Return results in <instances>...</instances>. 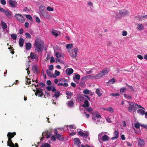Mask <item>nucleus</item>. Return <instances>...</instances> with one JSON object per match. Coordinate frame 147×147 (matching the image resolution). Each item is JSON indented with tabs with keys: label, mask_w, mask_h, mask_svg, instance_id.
Returning <instances> with one entry per match:
<instances>
[{
	"label": "nucleus",
	"mask_w": 147,
	"mask_h": 147,
	"mask_svg": "<svg viewBox=\"0 0 147 147\" xmlns=\"http://www.w3.org/2000/svg\"><path fill=\"white\" fill-rule=\"evenodd\" d=\"M35 46V50L36 51L39 53L42 52L43 49V42L38 39H36L34 43Z\"/></svg>",
	"instance_id": "1"
},
{
	"label": "nucleus",
	"mask_w": 147,
	"mask_h": 147,
	"mask_svg": "<svg viewBox=\"0 0 147 147\" xmlns=\"http://www.w3.org/2000/svg\"><path fill=\"white\" fill-rule=\"evenodd\" d=\"M45 7L43 6H41L40 7V15L42 16L45 18L49 19L51 18V16L48 13V12L46 10H45Z\"/></svg>",
	"instance_id": "2"
},
{
	"label": "nucleus",
	"mask_w": 147,
	"mask_h": 147,
	"mask_svg": "<svg viewBox=\"0 0 147 147\" xmlns=\"http://www.w3.org/2000/svg\"><path fill=\"white\" fill-rule=\"evenodd\" d=\"M110 71L109 68H106L103 69L102 71H100L96 76L95 78L96 79H99L102 77L103 76L108 73Z\"/></svg>",
	"instance_id": "3"
},
{
	"label": "nucleus",
	"mask_w": 147,
	"mask_h": 147,
	"mask_svg": "<svg viewBox=\"0 0 147 147\" xmlns=\"http://www.w3.org/2000/svg\"><path fill=\"white\" fill-rule=\"evenodd\" d=\"M15 18L19 22L23 23L25 22V19L23 16L20 13L16 14L15 15Z\"/></svg>",
	"instance_id": "4"
},
{
	"label": "nucleus",
	"mask_w": 147,
	"mask_h": 147,
	"mask_svg": "<svg viewBox=\"0 0 147 147\" xmlns=\"http://www.w3.org/2000/svg\"><path fill=\"white\" fill-rule=\"evenodd\" d=\"M102 133H101L98 135V140L99 141L102 140L103 141H106L109 140V138L107 135L102 136Z\"/></svg>",
	"instance_id": "5"
},
{
	"label": "nucleus",
	"mask_w": 147,
	"mask_h": 147,
	"mask_svg": "<svg viewBox=\"0 0 147 147\" xmlns=\"http://www.w3.org/2000/svg\"><path fill=\"white\" fill-rule=\"evenodd\" d=\"M127 102L129 103V105L131 107H133L134 108L136 109H138V108H142L144 110L145 109L144 108H143L141 105H138L137 104H136L134 102H130L129 101H127Z\"/></svg>",
	"instance_id": "6"
},
{
	"label": "nucleus",
	"mask_w": 147,
	"mask_h": 147,
	"mask_svg": "<svg viewBox=\"0 0 147 147\" xmlns=\"http://www.w3.org/2000/svg\"><path fill=\"white\" fill-rule=\"evenodd\" d=\"M92 119L93 120H94L95 121H96V117H97L98 119L101 118V116L98 113V112L95 111L93 112L92 113Z\"/></svg>",
	"instance_id": "7"
},
{
	"label": "nucleus",
	"mask_w": 147,
	"mask_h": 147,
	"mask_svg": "<svg viewBox=\"0 0 147 147\" xmlns=\"http://www.w3.org/2000/svg\"><path fill=\"white\" fill-rule=\"evenodd\" d=\"M43 90L41 88H36L35 94L36 96L38 95L39 97H42L43 95Z\"/></svg>",
	"instance_id": "8"
},
{
	"label": "nucleus",
	"mask_w": 147,
	"mask_h": 147,
	"mask_svg": "<svg viewBox=\"0 0 147 147\" xmlns=\"http://www.w3.org/2000/svg\"><path fill=\"white\" fill-rule=\"evenodd\" d=\"M78 49L77 48H75L71 50V52L70 54V55L72 57L75 58L77 55V52L78 51Z\"/></svg>",
	"instance_id": "9"
},
{
	"label": "nucleus",
	"mask_w": 147,
	"mask_h": 147,
	"mask_svg": "<svg viewBox=\"0 0 147 147\" xmlns=\"http://www.w3.org/2000/svg\"><path fill=\"white\" fill-rule=\"evenodd\" d=\"M129 12L126 10H120L119 13L121 16H124L128 14Z\"/></svg>",
	"instance_id": "10"
},
{
	"label": "nucleus",
	"mask_w": 147,
	"mask_h": 147,
	"mask_svg": "<svg viewBox=\"0 0 147 147\" xmlns=\"http://www.w3.org/2000/svg\"><path fill=\"white\" fill-rule=\"evenodd\" d=\"M9 4L11 7L13 8L16 7L17 6V2L15 1L9 0Z\"/></svg>",
	"instance_id": "11"
},
{
	"label": "nucleus",
	"mask_w": 147,
	"mask_h": 147,
	"mask_svg": "<svg viewBox=\"0 0 147 147\" xmlns=\"http://www.w3.org/2000/svg\"><path fill=\"white\" fill-rule=\"evenodd\" d=\"M46 73L48 76H49L50 77L56 78V76L54 74L51 73L49 69H47L46 71Z\"/></svg>",
	"instance_id": "12"
},
{
	"label": "nucleus",
	"mask_w": 147,
	"mask_h": 147,
	"mask_svg": "<svg viewBox=\"0 0 147 147\" xmlns=\"http://www.w3.org/2000/svg\"><path fill=\"white\" fill-rule=\"evenodd\" d=\"M32 69L34 73L37 74L38 73V66L36 65H34L32 66Z\"/></svg>",
	"instance_id": "13"
},
{
	"label": "nucleus",
	"mask_w": 147,
	"mask_h": 147,
	"mask_svg": "<svg viewBox=\"0 0 147 147\" xmlns=\"http://www.w3.org/2000/svg\"><path fill=\"white\" fill-rule=\"evenodd\" d=\"M114 134V136L112 137L111 138V139L112 140L116 139L118 137L119 132L117 130H115Z\"/></svg>",
	"instance_id": "14"
},
{
	"label": "nucleus",
	"mask_w": 147,
	"mask_h": 147,
	"mask_svg": "<svg viewBox=\"0 0 147 147\" xmlns=\"http://www.w3.org/2000/svg\"><path fill=\"white\" fill-rule=\"evenodd\" d=\"M11 139L8 138L7 142V145L10 147H13L14 144L13 143Z\"/></svg>",
	"instance_id": "15"
},
{
	"label": "nucleus",
	"mask_w": 147,
	"mask_h": 147,
	"mask_svg": "<svg viewBox=\"0 0 147 147\" xmlns=\"http://www.w3.org/2000/svg\"><path fill=\"white\" fill-rule=\"evenodd\" d=\"M73 70L71 68H67L65 70V73L67 75L71 74L73 72Z\"/></svg>",
	"instance_id": "16"
},
{
	"label": "nucleus",
	"mask_w": 147,
	"mask_h": 147,
	"mask_svg": "<svg viewBox=\"0 0 147 147\" xmlns=\"http://www.w3.org/2000/svg\"><path fill=\"white\" fill-rule=\"evenodd\" d=\"M16 135V133L15 132H13V133L8 132L7 133V136L8 138L11 139Z\"/></svg>",
	"instance_id": "17"
},
{
	"label": "nucleus",
	"mask_w": 147,
	"mask_h": 147,
	"mask_svg": "<svg viewBox=\"0 0 147 147\" xmlns=\"http://www.w3.org/2000/svg\"><path fill=\"white\" fill-rule=\"evenodd\" d=\"M77 97L78 100L80 101L81 102L84 101L86 99V98L84 96L81 95H77Z\"/></svg>",
	"instance_id": "18"
},
{
	"label": "nucleus",
	"mask_w": 147,
	"mask_h": 147,
	"mask_svg": "<svg viewBox=\"0 0 147 147\" xmlns=\"http://www.w3.org/2000/svg\"><path fill=\"white\" fill-rule=\"evenodd\" d=\"M79 135L81 136L86 138L88 136V134L86 133H84L81 131H78Z\"/></svg>",
	"instance_id": "19"
},
{
	"label": "nucleus",
	"mask_w": 147,
	"mask_h": 147,
	"mask_svg": "<svg viewBox=\"0 0 147 147\" xmlns=\"http://www.w3.org/2000/svg\"><path fill=\"white\" fill-rule=\"evenodd\" d=\"M74 141L76 145L78 146H79L81 144V142L79 139L77 138H75L74 139Z\"/></svg>",
	"instance_id": "20"
},
{
	"label": "nucleus",
	"mask_w": 147,
	"mask_h": 147,
	"mask_svg": "<svg viewBox=\"0 0 147 147\" xmlns=\"http://www.w3.org/2000/svg\"><path fill=\"white\" fill-rule=\"evenodd\" d=\"M139 141L138 142V145L140 146H143L144 145V140L141 138H139Z\"/></svg>",
	"instance_id": "21"
},
{
	"label": "nucleus",
	"mask_w": 147,
	"mask_h": 147,
	"mask_svg": "<svg viewBox=\"0 0 147 147\" xmlns=\"http://www.w3.org/2000/svg\"><path fill=\"white\" fill-rule=\"evenodd\" d=\"M24 40L22 38H20L19 41V44L20 47H22L23 46Z\"/></svg>",
	"instance_id": "22"
},
{
	"label": "nucleus",
	"mask_w": 147,
	"mask_h": 147,
	"mask_svg": "<svg viewBox=\"0 0 147 147\" xmlns=\"http://www.w3.org/2000/svg\"><path fill=\"white\" fill-rule=\"evenodd\" d=\"M55 136L57 139L60 141H62L63 140V137L61 135L59 134H56Z\"/></svg>",
	"instance_id": "23"
},
{
	"label": "nucleus",
	"mask_w": 147,
	"mask_h": 147,
	"mask_svg": "<svg viewBox=\"0 0 147 147\" xmlns=\"http://www.w3.org/2000/svg\"><path fill=\"white\" fill-rule=\"evenodd\" d=\"M89 102L87 100H85L84 104L82 105V106L84 108H87L89 107Z\"/></svg>",
	"instance_id": "24"
},
{
	"label": "nucleus",
	"mask_w": 147,
	"mask_h": 147,
	"mask_svg": "<svg viewBox=\"0 0 147 147\" xmlns=\"http://www.w3.org/2000/svg\"><path fill=\"white\" fill-rule=\"evenodd\" d=\"M30 57L32 59H35L37 57V55L35 53L31 52L30 53V55L28 56V57L29 58Z\"/></svg>",
	"instance_id": "25"
},
{
	"label": "nucleus",
	"mask_w": 147,
	"mask_h": 147,
	"mask_svg": "<svg viewBox=\"0 0 147 147\" xmlns=\"http://www.w3.org/2000/svg\"><path fill=\"white\" fill-rule=\"evenodd\" d=\"M31 46V44L30 42L27 43L26 44V48L27 50L30 49Z\"/></svg>",
	"instance_id": "26"
},
{
	"label": "nucleus",
	"mask_w": 147,
	"mask_h": 147,
	"mask_svg": "<svg viewBox=\"0 0 147 147\" xmlns=\"http://www.w3.org/2000/svg\"><path fill=\"white\" fill-rule=\"evenodd\" d=\"M137 112L138 114L143 115L145 114V112L142 109H139L137 111Z\"/></svg>",
	"instance_id": "27"
},
{
	"label": "nucleus",
	"mask_w": 147,
	"mask_h": 147,
	"mask_svg": "<svg viewBox=\"0 0 147 147\" xmlns=\"http://www.w3.org/2000/svg\"><path fill=\"white\" fill-rule=\"evenodd\" d=\"M1 22L2 28L3 29H5L7 27V26L6 24L3 21H1Z\"/></svg>",
	"instance_id": "28"
},
{
	"label": "nucleus",
	"mask_w": 147,
	"mask_h": 147,
	"mask_svg": "<svg viewBox=\"0 0 147 147\" xmlns=\"http://www.w3.org/2000/svg\"><path fill=\"white\" fill-rule=\"evenodd\" d=\"M5 14L7 17L11 16V11H9L7 10H6L4 12Z\"/></svg>",
	"instance_id": "29"
},
{
	"label": "nucleus",
	"mask_w": 147,
	"mask_h": 147,
	"mask_svg": "<svg viewBox=\"0 0 147 147\" xmlns=\"http://www.w3.org/2000/svg\"><path fill=\"white\" fill-rule=\"evenodd\" d=\"M115 82V78H113L110 80L107 83V84H112L114 83Z\"/></svg>",
	"instance_id": "30"
},
{
	"label": "nucleus",
	"mask_w": 147,
	"mask_h": 147,
	"mask_svg": "<svg viewBox=\"0 0 147 147\" xmlns=\"http://www.w3.org/2000/svg\"><path fill=\"white\" fill-rule=\"evenodd\" d=\"M60 92L58 91L57 92H55V94L53 96V97L55 96V98L57 99L60 95Z\"/></svg>",
	"instance_id": "31"
},
{
	"label": "nucleus",
	"mask_w": 147,
	"mask_h": 147,
	"mask_svg": "<svg viewBox=\"0 0 147 147\" xmlns=\"http://www.w3.org/2000/svg\"><path fill=\"white\" fill-rule=\"evenodd\" d=\"M144 26L141 24H138L137 26V28L139 30H142L144 28Z\"/></svg>",
	"instance_id": "32"
},
{
	"label": "nucleus",
	"mask_w": 147,
	"mask_h": 147,
	"mask_svg": "<svg viewBox=\"0 0 147 147\" xmlns=\"http://www.w3.org/2000/svg\"><path fill=\"white\" fill-rule=\"evenodd\" d=\"M96 93L97 94L98 96H101L102 95V93L100 92V90L99 89L97 88L95 91Z\"/></svg>",
	"instance_id": "33"
},
{
	"label": "nucleus",
	"mask_w": 147,
	"mask_h": 147,
	"mask_svg": "<svg viewBox=\"0 0 147 147\" xmlns=\"http://www.w3.org/2000/svg\"><path fill=\"white\" fill-rule=\"evenodd\" d=\"M68 85V84L67 83H64V84H63L62 83H59L58 84V86H64L65 87H67Z\"/></svg>",
	"instance_id": "34"
},
{
	"label": "nucleus",
	"mask_w": 147,
	"mask_h": 147,
	"mask_svg": "<svg viewBox=\"0 0 147 147\" xmlns=\"http://www.w3.org/2000/svg\"><path fill=\"white\" fill-rule=\"evenodd\" d=\"M67 105L70 107H72L74 105V102L72 100H69L68 101Z\"/></svg>",
	"instance_id": "35"
},
{
	"label": "nucleus",
	"mask_w": 147,
	"mask_h": 147,
	"mask_svg": "<svg viewBox=\"0 0 147 147\" xmlns=\"http://www.w3.org/2000/svg\"><path fill=\"white\" fill-rule=\"evenodd\" d=\"M66 95H67L69 97H67V99H70V98H69V96H71L73 95V93L69 91H67L66 92Z\"/></svg>",
	"instance_id": "36"
},
{
	"label": "nucleus",
	"mask_w": 147,
	"mask_h": 147,
	"mask_svg": "<svg viewBox=\"0 0 147 147\" xmlns=\"http://www.w3.org/2000/svg\"><path fill=\"white\" fill-rule=\"evenodd\" d=\"M73 45L72 44H67L66 45V48L68 50L71 49L73 48Z\"/></svg>",
	"instance_id": "37"
},
{
	"label": "nucleus",
	"mask_w": 147,
	"mask_h": 147,
	"mask_svg": "<svg viewBox=\"0 0 147 147\" xmlns=\"http://www.w3.org/2000/svg\"><path fill=\"white\" fill-rule=\"evenodd\" d=\"M124 96L125 98L128 99L130 100L132 99L131 96L129 95L128 94H124Z\"/></svg>",
	"instance_id": "38"
},
{
	"label": "nucleus",
	"mask_w": 147,
	"mask_h": 147,
	"mask_svg": "<svg viewBox=\"0 0 147 147\" xmlns=\"http://www.w3.org/2000/svg\"><path fill=\"white\" fill-rule=\"evenodd\" d=\"M142 15L141 16H136V19L137 20H142L143 17H142Z\"/></svg>",
	"instance_id": "39"
},
{
	"label": "nucleus",
	"mask_w": 147,
	"mask_h": 147,
	"mask_svg": "<svg viewBox=\"0 0 147 147\" xmlns=\"http://www.w3.org/2000/svg\"><path fill=\"white\" fill-rule=\"evenodd\" d=\"M107 110L108 111L111 112V113L114 112V109L111 107H109L107 109Z\"/></svg>",
	"instance_id": "40"
},
{
	"label": "nucleus",
	"mask_w": 147,
	"mask_h": 147,
	"mask_svg": "<svg viewBox=\"0 0 147 147\" xmlns=\"http://www.w3.org/2000/svg\"><path fill=\"white\" fill-rule=\"evenodd\" d=\"M8 49L11 52V53L12 54H13L14 53V49L12 47H9Z\"/></svg>",
	"instance_id": "41"
},
{
	"label": "nucleus",
	"mask_w": 147,
	"mask_h": 147,
	"mask_svg": "<svg viewBox=\"0 0 147 147\" xmlns=\"http://www.w3.org/2000/svg\"><path fill=\"white\" fill-rule=\"evenodd\" d=\"M47 9L49 11H53L54 10L53 8L50 6H48L47 7Z\"/></svg>",
	"instance_id": "42"
},
{
	"label": "nucleus",
	"mask_w": 147,
	"mask_h": 147,
	"mask_svg": "<svg viewBox=\"0 0 147 147\" xmlns=\"http://www.w3.org/2000/svg\"><path fill=\"white\" fill-rule=\"evenodd\" d=\"M83 92L85 94H88L90 93V90L88 89H84Z\"/></svg>",
	"instance_id": "43"
},
{
	"label": "nucleus",
	"mask_w": 147,
	"mask_h": 147,
	"mask_svg": "<svg viewBox=\"0 0 147 147\" xmlns=\"http://www.w3.org/2000/svg\"><path fill=\"white\" fill-rule=\"evenodd\" d=\"M80 75L76 73L75 74V78L76 79L79 80L80 79Z\"/></svg>",
	"instance_id": "44"
},
{
	"label": "nucleus",
	"mask_w": 147,
	"mask_h": 147,
	"mask_svg": "<svg viewBox=\"0 0 147 147\" xmlns=\"http://www.w3.org/2000/svg\"><path fill=\"white\" fill-rule=\"evenodd\" d=\"M55 55L56 57L58 58H60L61 56V54L59 52L56 53L55 54Z\"/></svg>",
	"instance_id": "45"
},
{
	"label": "nucleus",
	"mask_w": 147,
	"mask_h": 147,
	"mask_svg": "<svg viewBox=\"0 0 147 147\" xmlns=\"http://www.w3.org/2000/svg\"><path fill=\"white\" fill-rule=\"evenodd\" d=\"M11 36L12 39H13V40H16V39L17 35L16 34H11Z\"/></svg>",
	"instance_id": "46"
},
{
	"label": "nucleus",
	"mask_w": 147,
	"mask_h": 147,
	"mask_svg": "<svg viewBox=\"0 0 147 147\" xmlns=\"http://www.w3.org/2000/svg\"><path fill=\"white\" fill-rule=\"evenodd\" d=\"M60 81H61L63 82H64L65 83H66L67 82H68V81L65 78H63L60 79Z\"/></svg>",
	"instance_id": "47"
},
{
	"label": "nucleus",
	"mask_w": 147,
	"mask_h": 147,
	"mask_svg": "<svg viewBox=\"0 0 147 147\" xmlns=\"http://www.w3.org/2000/svg\"><path fill=\"white\" fill-rule=\"evenodd\" d=\"M126 90V88L125 87L121 88L120 90V93L122 94Z\"/></svg>",
	"instance_id": "48"
},
{
	"label": "nucleus",
	"mask_w": 147,
	"mask_h": 147,
	"mask_svg": "<svg viewBox=\"0 0 147 147\" xmlns=\"http://www.w3.org/2000/svg\"><path fill=\"white\" fill-rule=\"evenodd\" d=\"M25 35L26 36V38H28L29 39H30L31 38V35L28 33L26 32L25 33Z\"/></svg>",
	"instance_id": "49"
},
{
	"label": "nucleus",
	"mask_w": 147,
	"mask_h": 147,
	"mask_svg": "<svg viewBox=\"0 0 147 147\" xmlns=\"http://www.w3.org/2000/svg\"><path fill=\"white\" fill-rule=\"evenodd\" d=\"M85 110L90 112L92 111L93 110V109L91 107H89L88 108H86Z\"/></svg>",
	"instance_id": "50"
},
{
	"label": "nucleus",
	"mask_w": 147,
	"mask_h": 147,
	"mask_svg": "<svg viewBox=\"0 0 147 147\" xmlns=\"http://www.w3.org/2000/svg\"><path fill=\"white\" fill-rule=\"evenodd\" d=\"M55 74L56 76H58L60 75V72L59 71L57 70H56L55 71Z\"/></svg>",
	"instance_id": "51"
},
{
	"label": "nucleus",
	"mask_w": 147,
	"mask_h": 147,
	"mask_svg": "<svg viewBox=\"0 0 147 147\" xmlns=\"http://www.w3.org/2000/svg\"><path fill=\"white\" fill-rule=\"evenodd\" d=\"M140 124L138 123H135V127L136 128L140 129Z\"/></svg>",
	"instance_id": "52"
},
{
	"label": "nucleus",
	"mask_w": 147,
	"mask_h": 147,
	"mask_svg": "<svg viewBox=\"0 0 147 147\" xmlns=\"http://www.w3.org/2000/svg\"><path fill=\"white\" fill-rule=\"evenodd\" d=\"M26 18L28 19H29L30 20L32 19V18L30 15H26Z\"/></svg>",
	"instance_id": "53"
},
{
	"label": "nucleus",
	"mask_w": 147,
	"mask_h": 147,
	"mask_svg": "<svg viewBox=\"0 0 147 147\" xmlns=\"http://www.w3.org/2000/svg\"><path fill=\"white\" fill-rule=\"evenodd\" d=\"M1 3L3 5H5L6 4V1L5 0H1Z\"/></svg>",
	"instance_id": "54"
},
{
	"label": "nucleus",
	"mask_w": 147,
	"mask_h": 147,
	"mask_svg": "<svg viewBox=\"0 0 147 147\" xmlns=\"http://www.w3.org/2000/svg\"><path fill=\"white\" fill-rule=\"evenodd\" d=\"M112 96H119V93H116L115 94L112 93L111 94Z\"/></svg>",
	"instance_id": "55"
},
{
	"label": "nucleus",
	"mask_w": 147,
	"mask_h": 147,
	"mask_svg": "<svg viewBox=\"0 0 147 147\" xmlns=\"http://www.w3.org/2000/svg\"><path fill=\"white\" fill-rule=\"evenodd\" d=\"M132 107L129 106L128 108V110L129 112H131L133 110Z\"/></svg>",
	"instance_id": "56"
},
{
	"label": "nucleus",
	"mask_w": 147,
	"mask_h": 147,
	"mask_svg": "<svg viewBox=\"0 0 147 147\" xmlns=\"http://www.w3.org/2000/svg\"><path fill=\"white\" fill-rule=\"evenodd\" d=\"M127 32L126 31H122V35L123 36H126L127 35Z\"/></svg>",
	"instance_id": "57"
},
{
	"label": "nucleus",
	"mask_w": 147,
	"mask_h": 147,
	"mask_svg": "<svg viewBox=\"0 0 147 147\" xmlns=\"http://www.w3.org/2000/svg\"><path fill=\"white\" fill-rule=\"evenodd\" d=\"M27 80L26 81V82L27 83L26 84H29L31 82V79L30 78L27 79Z\"/></svg>",
	"instance_id": "58"
},
{
	"label": "nucleus",
	"mask_w": 147,
	"mask_h": 147,
	"mask_svg": "<svg viewBox=\"0 0 147 147\" xmlns=\"http://www.w3.org/2000/svg\"><path fill=\"white\" fill-rule=\"evenodd\" d=\"M35 19H36V22H37V23H39L40 22V20L39 18L38 17H36Z\"/></svg>",
	"instance_id": "59"
},
{
	"label": "nucleus",
	"mask_w": 147,
	"mask_h": 147,
	"mask_svg": "<svg viewBox=\"0 0 147 147\" xmlns=\"http://www.w3.org/2000/svg\"><path fill=\"white\" fill-rule=\"evenodd\" d=\"M55 61L54 58L53 57H52L50 58V63H52Z\"/></svg>",
	"instance_id": "60"
},
{
	"label": "nucleus",
	"mask_w": 147,
	"mask_h": 147,
	"mask_svg": "<svg viewBox=\"0 0 147 147\" xmlns=\"http://www.w3.org/2000/svg\"><path fill=\"white\" fill-rule=\"evenodd\" d=\"M51 33L52 35H53L54 36H55L56 37L58 35V34L57 33L54 31H52L51 32Z\"/></svg>",
	"instance_id": "61"
},
{
	"label": "nucleus",
	"mask_w": 147,
	"mask_h": 147,
	"mask_svg": "<svg viewBox=\"0 0 147 147\" xmlns=\"http://www.w3.org/2000/svg\"><path fill=\"white\" fill-rule=\"evenodd\" d=\"M43 146L44 147H51L50 144L48 143H45Z\"/></svg>",
	"instance_id": "62"
},
{
	"label": "nucleus",
	"mask_w": 147,
	"mask_h": 147,
	"mask_svg": "<svg viewBox=\"0 0 147 147\" xmlns=\"http://www.w3.org/2000/svg\"><path fill=\"white\" fill-rule=\"evenodd\" d=\"M56 136L55 135H53L52 136L51 138V139L54 141H55L56 140Z\"/></svg>",
	"instance_id": "63"
},
{
	"label": "nucleus",
	"mask_w": 147,
	"mask_h": 147,
	"mask_svg": "<svg viewBox=\"0 0 147 147\" xmlns=\"http://www.w3.org/2000/svg\"><path fill=\"white\" fill-rule=\"evenodd\" d=\"M53 65H50L49 67V69L50 70H52L53 69Z\"/></svg>",
	"instance_id": "64"
}]
</instances>
